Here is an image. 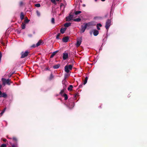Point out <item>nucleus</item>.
<instances>
[{"mask_svg":"<svg viewBox=\"0 0 147 147\" xmlns=\"http://www.w3.org/2000/svg\"><path fill=\"white\" fill-rule=\"evenodd\" d=\"M73 66L71 65H66L65 67V71L67 73L69 72V70H72Z\"/></svg>","mask_w":147,"mask_h":147,"instance_id":"1","label":"nucleus"},{"mask_svg":"<svg viewBox=\"0 0 147 147\" xmlns=\"http://www.w3.org/2000/svg\"><path fill=\"white\" fill-rule=\"evenodd\" d=\"M30 52L28 51H26L25 52H22L21 53V56L20 57L21 58H23L26 57L28 55Z\"/></svg>","mask_w":147,"mask_h":147,"instance_id":"2","label":"nucleus"},{"mask_svg":"<svg viewBox=\"0 0 147 147\" xmlns=\"http://www.w3.org/2000/svg\"><path fill=\"white\" fill-rule=\"evenodd\" d=\"M111 24V21L110 19H108L106 22L105 28L107 30H108Z\"/></svg>","mask_w":147,"mask_h":147,"instance_id":"3","label":"nucleus"},{"mask_svg":"<svg viewBox=\"0 0 147 147\" xmlns=\"http://www.w3.org/2000/svg\"><path fill=\"white\" fill-rule=\"evenodd\" d=\"M90 23H88L85 24L84 26H83L82 25L81 26L82 29L80 32L81 33H82L84 32L87 27L88 24H90Z\"/></svg>","mask_w":147,"mask_h":147,"instance_id":"4","label":"nucleus"},{"mask_svg":"<svg viewBox=\"0 0 147 147\" xmlns=\"http://www.w3.org/2000/svg\"><path fill=\"white\" fill-rule=\"evenodd\" d=\"M2 81L3 82V84L4 85H5L6 84L8 85H10V80L9 79L6 80L5 79L3 78L2 79Z\"/></svg>","mask_w":147,"mask_h":147,"instance_id":"5","label":"nucleus"},{"mask_svg":"<svg viewBox=\"0 0 147 147\" xmlns=\"http://www.w3.org/2000/svg\"><path fill=\"white\" fill-rule=\"evenodd\" d=\"M73 17V15L70 13L69 16L66 18V20L67 21H70L72 20Z\"/></svg>","mask_w":147,"mask_h":147,"instance_id":"6","label":"nucleus"},{"mask_svg":"<svg viewBox=\"0 0 147 147\" xmlns=\"http://www.w3.org/2000/svg\"><path fill=\"white\" fill-rule=\"evenodd\" d=\"M82 40V38L80 37L78 39L76 43V47H79L80 45Z\"/></svg>","mask_w":147,"mask_h":147,"instance_id":"7","label":"nucleus"},{"mask_svg":"<svg viewBox=\"0 0 147 147\" xmlns=\"http://www.w3.org/2000/svg\"><path fill=\"white\" fill-rule=\"evenodd\" d=\"M63 54V59L64 60H65L68 57V54L67 53H64Z\"/></svg>","mask_w":147,"mask_h":147,"instance_id":"8","label":"nucleus"},{"mask_svg":"<svg viewBox=\"0 0 147 147\" xmlns=\"http://www.w3.org/2000/svg\"><path fill=\"white\" fill-rule=\"evenodd\" d=\"M66 86L65 85V86H63V89L61 90L60 92V94H61L62 96H63V93L64 92L65 90H66Z\"/></svg>","mask_w":147,"mask_h":147,"instance_id":"9","label":"nucleus"},{"mask_svg":"<svg viewBox=\"0 0 147 147\" xmlns=\"http://www.w3.org/2000/svg\"><path fill=\"white\" fill-rule=\"evenodd\" d=\"M69 39V37L68 36H66L63 37L62 39V40L63 42H66L68 41Z\"/></svg>","mask_w":147,"mask_h":147,"instance_id":"10","label":"nucleus"},{"mask_svg":"<svg viewBox=\"0 0 147 147\" xmlns=\"http://www.w3.org/2000/svg\"><path fill=\"white\" fill-rule=\"evenodd\" d=\"M93 35L94 36H97L99 34V32L98 30L95 29L93 30Z\"/></svg>","mask_w":147,"mask_h":147,"instance_id":"11","label":"nucleus"},{"mask_svg":"<svg viewBox=\"0 0 147 147\" xmlns=\"http://www.w3.org/2000/svg\"><path fill=\"white\" fill-rule=\"evenodd\" d=\"M67 28H61L60 30V32L63 34L66 31V30Z\"/></svg>","mask_w":147,"mask_h":147,"instance_id":"12","label":"nucleus"},{"mask_svg":"<svg viewBox=\"0 0 147 147\" xmlns=\"http://www.w3.org/2000/svg\"><path fill=\"white\" fill-rule=\"evenodd\" d=\"M58 51H56L53 52L51 55L50 57L51 58H52Z\"/></svg>","mask_w":147,"mask_h":147,"instance_id":"13","label":"nucleus"},{"mask_svg":"<svg viewBox=\"0 0 147 147\" xmlns=\"http://www.w3.org/2000/svg\"><path fill=\"white\" fill-rule=\"evenodd\" d=\"M71 23H66L64 24V26L65 27V28L68 27L70 26H71Z\"/></svg>","mask_w":147,"mask_h":147,"instance_id":"14","label":"nucleus"},{"mask_svg":"<svg viewBox=\"0 0 147 147\" xmlns=\"http://www.w3.org/2000/svg\"><path fill=\"white\" fill-rule=\"evenodd\" d=\"M42 41L41 40H40L36 44V47H38L41 44Z\"/></svg>","mask_w":147,"mask_h":147,"instance_id":"15","label":"nucleus"},{"mask_svg":"<svg viewBox=\"0 0 147 147\" xmlns=\"http://www.w3.org/2000/svg\"><path fill=\"white\" fill-rule=\"evenodd\" d=\"M7 95L5 93L3 92L2 94L0 96V97H3L5 98L7 97Z\"/></svg>","mask_w":147,"mask_h":147,"instance_id":"16","label":"nucleus"},{"mask_svg":"<svg viewBox=\"0 0 147 147\" xmlns=\"http://www.w3.org/2000/svg\"><path fill=\"white\" fill-rule=\"evenodd\" d=\"M60 66L59 64H58L55 65H54L53 66V67L54 69H57Z\"/></svg>","mask_w":147,"mask_h":147,"instance_id":"17","label":"nucleus"},{"mask_svg":"<svg viewBox=\"0 0 147 147\" xmlns=\"http://www.w3.org/2000/svg\"><path fill=\"white\" fill-rule=\"evenodd\" d=\"M20 18L22 20H23L24 18V15L23 13L22 12L20 13Z\"/></svg>","mask_w":147,"mask_h":147,"instance_id":"18","label":"nucleus"},{"mask_svg":"<svg viewBox=\"0 0 147 147\" xmlns=\"http://www.w3.org/2000/svg\"><path fill=\"white\" fill-rule=\"evenodd\" d=\"M54 76L52 73H51L50 75V77L49 78V80H51L54 78Z\"/></svg>","mask_w":147,"mask_h":147,"instance_id":"19","label":"nucleus"},{"mask_svg":"<svg viewBox=\"0 0 147 147\" xmlns=\"http://www.w3.org/2000/svg\"><path fill=\"white\" fill-rule=\"evenodd\" d=\"M73 88V86L72 85H70L69 86V87L67 88V90L69 91H72V90Z\"/></svg>","mask_w":147,"mask_h":147,"instance_id":"20","label":"nucleus"},{"mask_svg":"<svg viewBox=\"0 0 147 147\" xmlns=\"http://www.w3.org/2000/svg\"><path fill=\"white\" fill-rule=\"evenodd\" d=\"M62 96L64 97L65 98V100H66L68 99V96L65 93Z\"/></svg>","mask_w":147,"mask_h":147,"instance_id":"21","label":"nucleus"},{"mask_svg":"<svg viewBox=\"0 0 147 147\" xmlns=\"http://www.w3.org/2000/svg\"><path fill=\"white\" fill-rule=\"evenodd\" d=\"M30 21V20H29L27 18V17H26V18H25V19L24 20V23L25 24L27 23Z\"/></svg>","mask_w":147,"mask_h":147,"instance_id":"22","label":"nucleus"},{"mask_svg":"<svg viewBox=\"0 0 147 147\" xmlns=\"http://www.w3.org/2000/svg\"><path fill=\"white\" fill-rule=\"evenodd\" d=\"M26 25L24 23H22L21 25V28L22 29H24L25 28Z\"/></svg>","mask_w":147,"mask_h":147,"instance_id":"23","label":"nucleus"},{"mask_svg":"<svg viewBox=\"0 0 147 147\" xmlns=\"http://www.w3.org/2000/svg\"><path fill=\"white\" fill-rule=\"evenodd\" d=\"M81 20V19L80 18H77L75 19H73V21L75 22H80Z\"/></svg>","mask_w":147,"mask_h":147,"instance_id":"24","label":"nucleus"},{"mask_svg":"<svg viewBox=\"0 0 147 147\" xmlns=\"http://www.w3.org/2000/svg\"><path fill=\"white\" fill-rule=\"evenodd\" d=\"M51 22L53 24H55V19L54 18H51Z\"/></svg>","mask_w":147,"mask_h":147,"instance_id":"25","label":"nucleus"},{"mask_svg":"<svg viewBox=\"0 0 147 147\" xmlns=\"http://www.w3.org/2000/svg\"><path fill=\"white\" fill-rule=\"evenodd\" d=\"M81 11H77L75 12V14L76 15H77L78 14L81 13Z\"/></svg>","mask_w":147,"mask_h":147,"instance_id":"26","label":"nucleus"},{"mask_svg":"<svg viewBox=\"0 0 147 147\" xmlns=\"http://www.w3.org/2000/svg\"><path fill=\"white\" fill-rule=\"evenodd\" d=\"M11 145L12 147H18L17 144H11Z\"/></svg>","mask_w":147,"mask_h":147,"instance_id":"27","label":"nucleus"},{"mask_svg":"<svg viewBox=\"0 0 147 147\" xmlns=\"http://www.w3.org/2000/svg\"><path fill=\"white\" fill-rule=\"evenodd\" d=\"M67 76H68V75L67 74H65V76H64V78L65 81H66V78H67Z\"/></svg>","mask_w":147,"mask_h":147,"instance_id":"28","label":"nucleus"},{"mask_svg":"<svg viewBox=\"0 0 147 147\" xmlns=\"http://www.w3.org/2000/svg\"><path fill=\"white\" fill-rule=\"evenodd\" d=\"M5 108L0 113L1 116L3 115V113H4L5 111Z\"/></svg>","mask_w":147,"mask_h":147,"instance_id":"29","label":"nucleus"},{"mask_svg":"<svg viewBox=\"0 0 147 147\" xmlns=\"http://www.w3.org/2000/svg\"><path fill=\"white\" fill-rule=\"evenodd\" d=\"M36 13L37 15L38 16H40V13L38 10H37L36 11Z\"/></svg>","mask_w":147,"mask_h":147,"instance_id":"30","label":"nucleus"},{"mask_svg":"<svg viewBox=\"0 0 147 147\" xmlns=\"http://www.w3.org/2000/svg\"><path fill=\"white\" fill-rule=\"evenodd\" d=\"M51 1L52 3H54L55 5H56L57 4L55 0H51Z\"/></svg>","mask_w":147,"mask_h":147,"instance_id":"31","label":"nucleus"},{"mask_svg":"<svg viewBox=\"0 0 147 147\" xmlns=\"http://www.w3.org/2000/svg\"><path fill=\"white\" fill-rule=\"evenodd\" d=\"M60 35V33H58L56 36V38L57 39H59V36Z\"/></svg>","mask_w":147,"mask_h":147,"instance_id":"32","label":"nucleus"},{"mask_svg":"<svg viewBox=\"0 0 147 147\" xmlns=\"http://www.w3.org/2000/svg\"><path fill=\"white\" fill-rule=\"evenodd\" d=\"M35 6L37 7H39L40 6V3H37L35 4Z\"/></svg>","mask_w":147,"mask_h":147,"instance_id":"33","label":"nucleus"},{"mask_svg":"<svg viewBox=\"0 0 147 147\" xmlns=\"http://www.w3.org/2000/svg\"><path fill=\"white\" fill-rule=\"evenodd\" d=\"M13 140L14 141L16 142L17 141V139L16 137H13L12 138Z\"/></svg>","mask_w":147,"mask_h":147,"instance_id":"34","label":"nucleus"},{"mask_svg":"<svg viewBox=\"0 0 147 147\" xmlns=\"http://www.w3.org/2000/svg\"><path fill=\"white\" fill-rule=\"evenodd\" d=\"M7 145L5 144H2L0 146V147H6Z\"/></svg>","mask_w":147,"mask_h":147,"instance_id":"35","label":"nucleus"},{"mask_svg":"<svg viewBox=\"0 0 147 147\" xmlns=\"http://www.w3.org/2000/svg\"><path fill=\"white\" fill-rule=\"evenodd\" d=\"M67 82V81H65L64 79V80L63 81H62V83L64 84V85L63 86H65V85L66 86V82Z\"/></svg>","mask_w":147,"mask_h":147,"instance_id":"36","label":"nucleus"},{"mask_svg":"<svg viewBox=\"0 0 147 147\" xmlns=\"http://www.w3.org/2000/svg\"><path fill=\"white\" fill-rule=\"evenodd\" d=\"M19 4L20 6H22L23 5V2L22 1H20L19 3Z\"/></svg>","mask_w":147,"mask_h":147,"instance_id":"37","label":"nucleus"},{"mask_svg":"<svg viewBox=\"0 0 147 147\" xmlns=\"http://www.w3.org/2000/svg\"><path fill=\"white\" fill-rule=\"evenodd\" d=\"M97 26L100 27H101L102 26V24L100 23L98 24H97Z\"/></svg>","mask_w":147,"mask_h":147,"instance_id":"38","label":"nucleus"},{"mask_svg":"<svg viewBox=\"0 0 147 147\" xmlns=\"http://www.w3.org/2000/svg\"><path fill=\"white\" fill-rule=\"evenodd\" d=\"M87 81L85 80L83 83L84 85L85 84L87 83Z\"/></svg>","mask_w":147,"mask_h":147,"instance_id":"39","label":"nucleus"},{"mask_svg":"<svg viewBox=\"0 0 147 147\" xmlns=\"http://www.w3.org/2000/svg\"><path fill=\"white\" fill-rule=\"evenodd\" d=\"M78 96V93H76L74 94V98H76V96Z\"/></svg>","mask_w":147,"mask_h":147,"instance_id":"40","label":"nucleus"},{"mask_svg":"<svg viewBox=\"0 0 147 147\" xmlns=\"http://www.w3.org/2000/svg\"><path fill=\"white\" fill-rule=\"evenodd\" d=\"M36 47V45H35L34 44L33 45H32V46H31V47H33V48H34V47Z\"/></svg>","mask_w":147,"mask_h":147,"instance_id":"41","label":"nucleus"},{"mask_svg":"<svg viewBox=\"0 0 147 147\" xmlns=\"http://www.w3.org/2000/svg\"><path fill=\"white\" fill-rule=\"evenodd\" d=\"M96 27H97V30H100V28L98 26H96Z\"/></svg>","mask_w":147,"mask_h":147,"instance_id":"42","label":"nucleus"},{"mask_svg":"<svg viewBox=\"0 0 147 147\" xmlns=\"http://www.w3.org/2000/svg\"><path fill=\"white\" fill-rule=\"evenodd\" d=\"M82 84H81L79 86V88H81L82 87Z\"/></svg>","mask_w":147,"mask_h":147,"instance_id":"43","label":"nucleus"},{"mask_svg":"<svg viewBox=\"0 0 147 147\" xmlns=\"http://www.w3.org/2000/svg\"><path fill=\"white\" fill-rule=\"evenodd\" d=\"M6 140H7L6 139H3V141L4 142H5Z\"/></svg>","mask_w":147,"mask_h":147,"instance_id":"44","label":"nucleus"},{"mask_svg":"<svg viewBox=\"0 0 147 147\" xmlns=\"http://www.w3.org/2000/svg\"><path fill=\"white\" fill-rule=\"evenodd\" d=\"M88 78L87 77H86L85 78V80L87 81L88 80Z\"/></svg>","mask_w":147,"mask_h":147,"instance_id":"45","label":"nucleus"},{"mask_svg":"<svg viewBox=\"0 0 147 147\" xmlns=\"http://www.w3.org/2000/svg\"><path fill=\"white\" fill-rule=\"evenodd\" d=\"M13 74V73H12L9 76V77H10Z\"/></svg>","mask_w":147,"mask_h":147,"instance_id":"46","label":"nucleus"},{"mask_svg":"<svg viewBox=\"0 0 147 147\" xmlns=\"http://www.w3.org/2000/svg\"><path fill=\"white\" fill-rule=\"evenodd\" d=\"M2 94V93L1 92V91H0V96H1V95Z\"/></svg>","mask_w":147,"mask_h":147,"instance_id":"47","label":"nucleus"},{"mask_svg":"<svg viewBox=\"0 0 147 147\" xmlns=\"http://www.w3.org/2000/svg\"><path fill=\"white\" fill-rule=\"evenodd\" d=\"M49 69V68L48 67H47L46 68V70H48Z\"/></svg>","mask_w":147,"mask_h":147,"instance_id":"48","label":"nucleus"},{"mask_svg":"<svg viewBox=\"0 0 147 147\" xmlns=\"http://www.w3.org/2000/svg\"><path fill=\"white\" fill-rule=\"evenodd\" d=\"M63 5V4H61V5H60V7H61Z\"/></svg>","mask_w":147,"mask_h":147,"instance_id":"49","label":"nucleus"},{"mask_svg":"<svg viewBox=\"0 0 147 147\" xmlns=\"http://www.w3.org/2000/svg\"><path fill=\"white\" fill-rule=\"evenodd\" d=\"M83 7H85V4H83Z\"/></svg>","mask_w":147,"mask_h":147,"instance_id":"50","label":"nucleus"},{"mask_svg":"<svg viewBox=\"0 0 147 147\" xmlns=\"http://www.w3.org/2000/svg\"><path fill=\"white\" fill-rule=\"evenodd\" d=\"M105 0H101V1H105Z\"/></svg>","mask_w":147,"mask_h":147,"instance_id":"51","label":"nucleus"},{"mask_svg":"<svg viewBox=\"0 0 147 147\" xmlns=\"http://www.w3.org/2000/svg\"><path fill=\"white\" fill-rule=\"evenodd\" d=\"M59 0H56V1H59Z\"/></svg>","mask_w":147,"mask_h":147,"instance_id":"52","label":"nucleus"},{"mask_svg":"<svg viewBox=\"0 0 147 147\" xmlns=\"http://www.w3.org/2000/svg\"><path fill=\"white\" fill-rule=\"evenodd\" d=\"M95 1L96 2V1H97V0H95Z\"/></svg>","mask_w":147,"mask_h":147,"instance_id":"53","label":"nucleus"},{"mask_svg":"<svg viewBox=\"0 0 147 147\" xmlns=\"http://www.w3.org/2000/svg\"><path fill=\"white\" fill-rule=\"evenodd\" d=\"M107 15H106V16H105V17H107Z\"/></svg>","mask_w":147,"mask_h":147,"instance_id":"54","label":"nucleus"},{"mask_svg":"<svg viewBox=\"0 0 147 147\" xmlns=\"http://www.w3.org/2000/svg\"><path fill=\"white\" fill-rule=\"evenodd\" d=\"M90 34H92V33L91 32H90Z\"/></svg>","mask_w":147,"mask_h":147,"instance_id":"55","label":"nucleus"},{"mask_svg":"<svg viewBox=\"0 0 147 147\" xmlns=\"http://www.w3.org/2000/svg\"><path fill=\"white\" fill-rule=\"evenodd\" d=\"M73 105H74V103H73Z\"/></svg>","mask_w":147,"mask_h":147,"instance_id":"56","label":"nucleus"}]
</instances>
